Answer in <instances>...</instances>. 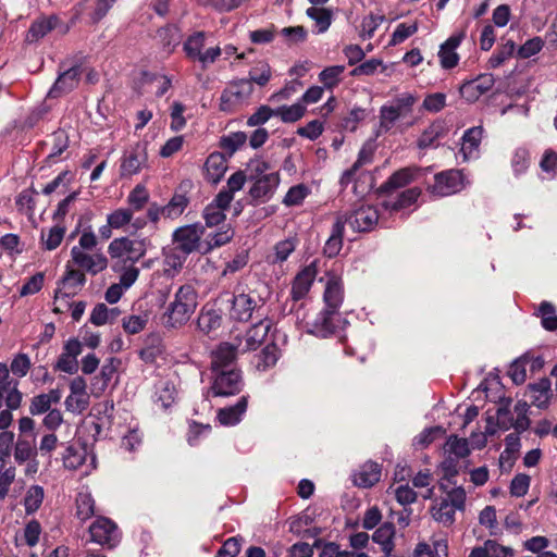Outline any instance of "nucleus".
Listing matches in <instances>:
<instances>
[{"label": "nucleus", "mask_w": 557, "mask_h": 557, "mask_svg": "<svg viewBox=\"0 0 557 557\" xmlns=\"http://www.w3.org/2000/svg\"><path fill=\"white\" fill-rule=\"evenodd\" d=\"M197 292L190 284L182 285L163 313V324L177 329L186 324L197 308Z\"/></svg>", "instance_id": "obj_1"}, {"label": "nucleus", "mask_w": 557, "mask_h": 557, "mask_svg": "<svg viewBox=\"0 0 557 557\" xmlns=\"http://www.w3.org/2000/svg\"><path fill=\"white\" fill-rule=\"evenodd\" d=\"M86 275L84 272L73 268L71 264H65V272L58 283V288L54 293V312H63L64 307H67V298L75 296L85 285Z\"/></svg>", "instance_id": "obj_2"}, {"label": "nucleus", "mask_w": 557, "mask_h": 557, "mask_svg": "<svg viewBox=\"0 0 557 557\" xmlns=\"http://www.w3.org/2000/svg\"><path fill=\"white\" fill-rule=\"evenodd\" d=\"M252 92L250 81L243 78L231 82L221 94L220 110L226 113L238 111L249 102Z\"/></svg>", "instance_id": "obj_3"}, {"label": "nucleus", "mask_w": 557, "mask_h": 557, "mask_svg": "<svg viewBox=\"0 0 557 557\" xmlns=\"http://www.w3.org/2000/svg\"><path fill=\"white\" fill-rule=\"evenodd\" d=\"M149 168L146 143H136L120 159V177L131 178Z\"/></svg>", "instance_id": "obj_4"}, {"label": "nucleus", "mask_w": 557, "mask_h": 557, "mask_svg": "<svg viewBox=\"0 0 557 557\" xmlns=\"http://www.w3.org/2000/svg\"><path fill=\"white\" fill-rule=\"evenodd\" d=\"M147 240L145 238L120 237L113 239L108 246L112 259H125L136 262L146 255Z\"/></svg>", "instance_id": "obj_5"}, {"label": "nucleus", "mask_w": 557, "mask_h": 557, "mask_svg": "<svg viewBox=\"0 0 557 557\" xmlns=\"http://www.w3.org/2000/svg\"><path fill=\"white\" fill-rule=\"evenodd\" d=\"M70 256L71 259L66 263L84 273L97 275L108 268V259L99 250H71Z\"/></svg>", "instance_id": "obj_6"}, {"label": "nucleus", "mask_w": 557, "mask_h": 557, "mask_svg": "<svg viewBox=\"0 0 557 557\" xmlns=\"http://www.w3.org/2000/svg\"><path fill=\"white\" fill-rule=\"evenodd\" d=\"M272 323L270 320H260L245 333L234 336L232 342L239 354L257 349L265 339Z\"/></svg>", "instance_id": "obj_7"}, {"label": "nucleus", "mask_w": 557, "mask_h": 557, "mask_svg": "<svg viewBox=\"0 0 557 557\" xmlns=\"http://www.w3.org/2000/svg\"><path fill=\"white\" fill-rule=\"evenodd\" d=\"M205 228L200 224H189L176 228L173 233V243L175 249L188 256L200 248V240Z\"/></svg>", "instance_id": "obj_8"}, {"label": "nucleus", "mask_w": 557, "mask_h": 557, "mask_svg": "<svg viewBox=\"0 0 557 557\" xmlns=\"http://www.w3.org/2000/svg\"><path fill=\"white\" fill-rule=\"evenodd\" d=\"M465 187L462 173L458 170H448L434 176L431 193L438 197H446L460 191Z\"/></svg>", "instance_id": "obj_9"}, {"label": "nucleus", "mask_w": 557, "mask_h": 557, "mask_svg": "<svg viewBox=\"0 0 557 557\" xmlns=\"http://www.w3.org/2000/svg\"><path fill=\"white\" fill-rule=\"evenodd\" d=\"M264 305V299L255 293H242L235 295L232 301L231 317L238 321H247L253 311H259Z\"/></svg>", "instance_id": "obj_10"}, {"label": "nucleus", "mask_w": 557, "mask_h": 557, "mask_svg": "<svg viewBox=\"0 0 557 557\" xmlns=\"http://www.w3.org/2000/svg\"><path fill=\"white\" fill-rule=\"evenodd\" d=\"M243 388V379L238 370L230 368L216 372L212 384V392L215 396H231L239 393Z\"/></svg>", "instance_id": "obj_11"}, {"label": "nucleus", "mask_w": 557, "mask_h": 557, "mask_svg": "<svg viewBox=\"0 0 557 557\" xmlns=\"http://www.w3.org/2000/svg\"><path fill=\"white\" fill-rule=\"evenodd\" d=\"M0 396L11 410L18 409L22 404L18 381L10 377V370L3 362H0Z\"/></svg>", "instance_id": "obj_12"}, {"label": "nucleus", "mask_w": 557, "mask_h": 557, "mask_svg": "<svg viewBox=\"0 0 557 557\" xmlns=\"http://www.w3.org/2000/svg\"><path fill=\"white\" fill-rule=\"evenodd\" d=\"M90 540L100 545L114 546L119 541L116 524L104 517H98L89 527Z\"/></svg>", "instance_id": "obj_13"}, {"label": "nucleus", "mask_w": 557, "mask_h": 557, "mask_svg": "<svg viewBox=\"0 0 557 557\" xmlns=\"http://www.w3.org/2000/svg\"><path fill=\"white\" fill-rule=\"evenodd\" d=\"M324 300L327 309L323 312L321 319L324 329L327 332L332 330L331 315L339 308L343 301V286L336 278H331L325 287Z\"/></svg>", "instance_id": "obj_14"}, {"label": "nucleus", "mask_w": 557, "mask_h": 557, "mask_svg": "<svg viewBox=\"0 0 557 557\" xmlns=\"http://www.w3.org/2000/svg\"><path fill=\"white\" fill-rule=\"evenodd\" d=\"M349 223L356 232L371 231L379 221L377 210L372 206H361L356 209L349 216L341 215Z\"/></svg>", "instance_id": "obj_15"}, {"label": "nucleus", "mask_w": 557, "mask_h": 557, "mask_svg": "<svg viewBox=\"0 0 557 557\" xmlns=\"http://www.w3.org/2000/svg\"><path fill=\"white\" fill-rule=\"evenodd\" d=\"M280 184L277 172H270L255 180L249 189L251 198L258 202H265L272 198Z\"/></svg>", "instance_id": "obj_16"}, {"label": "nucleus", "mask_w": 557, "mask_h": 557, "mask_svg": "<svg viewBox=\"0 0 557 557\" xmlns=\"http://www.w3.org/2000/svg\"><path fill=\"white\" fill-rule=\"evenodd\" d=\"M70 395L65 399V407L71 412L81 413L89 405V395L86 392V382L83 377L76 376L71 381Z\"/></svg>", "instance_id": "obj_17"}, {"label": "nucleus", "mask_w": 557, "mask_h": 557, "mask_svg": "<svg viewBox=\"0 0 557 557\" xmlns=\"http://www.w3.org/2000/svg\"><path fill=\"white\" fill-rule=\"evenodd\" d=\"M82 73L83 69L81 66H72L62 72L49 90L48 97L58 98L72 91L77 87Z\"/></svg>", "instance_id": "obj_18"}, {"label": "nucleus", "mask_w": 557, "mask_h": 557, "mask_svg": "<svg viewBox=\"0 0 557 557\" xmlns=\"http://www.w3.org/2000/svg\"><path fill=\"white\" fill-rule=\"evenodd\" d=\"M62 392L59 388L50 389L48 393L36 395L32 398L29 404V413L32 416H39L51 410L53 405L60 403Z\"/></svg>", "instance_id": "obj_19"}, {"label": "nucleus", "mask_w": 557, "mask_h": 557, "mask_svg": "<svg viewBox=\"0 0 557 557\" xmlns=\"http://www.w3.org/2000/svg\"><path fill=\"white\" fill-rule=\"evenodd\" d=\"M482 136L483 128L481 126L471 127L465 132L460 148V154L463 161H468L478 156Z\"/></svg>", "instance_id": "obj_20"}, {"label": "nucleus", "mask_w": 557, "mask_h": 557, "mask_svg": "<svg viewBox=\"0 0 557 557\" xmlns=\"http://www.w3.org/2000/svg\"><path fill=\"white\" fill-rule=\"evenodd\" d=\"M238 354L239 351H237L232 341L220 344L213 352L212 369L215 372L230 370L228 367L233 363Z\"/></svg>", "instance_id": "obj_21"}, {"label": "nucleus", "mask_w": 557, "mask_h": 557, "mask_svg": "<svg viewBox=\"0 0 557 557\" xmlns=\"http://www.w3.org/2000/svg\"><path fill=\"white\" fill-rule=\"evenodd\" d=\"M317 275V269L314 264L306 267L299 272L292 286V297L294 300L302 299L309 292Z\"/></svg>", "instance_id": "obj_22"}, {"label": "nucleus", "mask_w": 557, "mask_h": 557, "mask_svg": "<svg viewBox=\"0 0 557 557\" xmlns=\"http://www.w3.org/2000/svg\"><path fill=\"white\" fill-rule=\"evenodd\" d=\"M493 79L491 76H481L461 85L460 95L469 102L478 100L482 95L491 89Z\"/></svg>", "instance_id": "obj_23"}, {"label": "nucleus", "mask_w": 557, "mask_h": 557, "mask_svg": "<svg viewBox=\"0 0 557 557\" xmlns=\"http://www.w3.org/2000/svg\"><path fill=\"white\" fill-rule=\"evenodd\" d=\"M395 525L391 522L381 524L372 534L373 542L380 545L381 550L384 554L383 557L392 556V553L395 548Z\"/></svg>", "instance_id": "obj_24"}, {"label": "nucleus", "mask_w": 557, "mask_h": 557, "mask_svg": "<svg viewBox=\"0 0 557 557\" xmlns=\"http://www.w3.org/2000/svg\"><path fill=\"white\" fill-rule=\"evenodd\" d=\"M374 151H375V146L371 141L366 143L361 147L356 162L352 164V166L349 170L345 171L341 177V184L343 186L348 185L354 180L357 171L361 166L370 164L373 161Z\"/></svg>", "instance_id": "obj_25"}, {"label": "nucleus", "mask_w": 557, "mask_h": 557, "mask_svg": "<svg viewBox=\"0 0 557 557\" xmlns=\"http://www.w3.org/2000/svg\"><path fill=\"white\" fill-rule=\"evenodd\" d=\"M186 257L187 256L175 248L164 249L161 270L162 275L169 278L175 277L183 269Z\"/></svg>", "instance_id": "obj_26"}, {"label": "nucleus", "mask_w": 557, "mask_h": 557, "mask_svg": "<svg viewBox=\"0 0 557 557\" xmlns=\"http://www.w3.org/2000/svg\"><path fill=\"white\" fill-rule=\"evenodd\" d=\"M381 467L373 461H367L354 474V482L361 487H370L380 481Z\"/></svg>", "instance_id": "obj_27"}, {"label": "nucleus", "mask_w": 557, "mask_h": 557, "mask_svg": "<svg viewBox=\"0 0 557 557\" xmlns=\"http://www.w3.org/2000/svg\"><path fill=\"white\" fill-rule=\"evenodd\" d=\"M227 170L225 157L220 152L211 153L205 163L206 177L209 182L216 184Z\"/></svg>", "instance_id": "obj_28"}, {"label": "nucleus", "mask_w": 557, "mask_h": 557, "mask_svg": "<svg viewBox=\"0 0 557 557\" xmlns=\"http://www.w3.org/2000/svg\"><path fill=\"white\" fill-rule=\"evenodd\" d=\"M346 220L337 216L332 227V233L324 246V253L332 258L339 253L343 246V233Z\"/></svg>", "instance_id": "obj_29"}, {"label": "nucleus", "mask_w": 557, "mask_h": 557, "mask_svg": "<svg viewBox=\"0 0 557 557\" xmlns=\"http://www.w3.org/2000/svg\"><path fill=\"white\" fill-rule=\"evenodd\" d=\"M247 396H243L236 405L220 409L218 412L220 423L223 425H234L238 423L247 409Z\"/></svg>", "instance_id": "obj_30"}, {"label": "nucleus", "mask_w": 557, "mask_h": 557, "mask_svg": "<svg viewBox=\"0 0 557 557\" xmlns=\"http://www.w3.org/2000/svg\"><path fill=\"white\" fill-rule=\"evenodd\" d=\"M88 451L84 446L69 445L63 455V466L69 470H77L86 462Z\"/></svg>", "instance_id": "obj_31"}, {"label": "nucleus", "mask_w": 557, "mask_h": 557, "mask_svg": "<svg viewBox=\"0 0 557 557\" xmlns=\"http://www.w3.org/2000/svg\"><path fill=\"white\" fill-rule=\"evenodd\" d=\"M461 41V36L448 38L438 51L440 61L443 67L451 69L458 63V55L456 49Z\"/></svg>", "instance_id": "obj_32"}, {"label": "nucleus", "mask_w": 557, "mask_h": 557, "mask_svg": "<svg viewBox=\"0 0 557 557\" xmlns=\"http://www.w3.org/2000/svg\"><path fill=\"white\" fill-rule=\"evenodd\" d=\"M309 18L314 21L318 34L325 33L333 20V11L324 7H310L306 10Z\"/></svg>", "instance_id": "obj_33"}, {"label": "nucleus", "mask_w": 557, "mask_h": 557, "mask_svg": "<svg viewBox=\"0 0 557 557\" xmlns=\"http://www.w3.org/2000/svg\"><path fill=\"white\" fill-rule=\"evenodd\" d=\"M9 460V456L0 453V499L7 497L10 486L15 480V468L13 466L7 467Z\"/></svg>", "instance_id": "obj_34"}, {"label": "nucleus", "mask_w": 557, "mask_h": 557, "mask_svg": "<svg viewBox=\"0 0 557 557\" xmlns=\"http://www.w3.org/2000/svg\"><path fill=\"white\" fill-rule=\"evenodd\" d=\"M417 101L418 98L416 95L411 92H404L398 95L387 104L396 111L400 119H405L411 114L412 108Z\"/></svg>", "instance_id": "obj_35"}, {"label": "nucleus", "mask_w": 557, "mask_h": 557, "mask_svg": "<svg viewBox=\"0 0 557 557\" xmlns=\"http://www.w3.org/2000/svg\"><path fill=\"white\" fill-rule=\"evenodd\" d=\"M421 195L418 187L409 188L403 191L396 200H388L384 202V207L392 211L405 209L414 203Z\"/></svg>", "instance_id": "obj_36"}, {"label": "nucleus", "mask_w": 557, "mask_h": 557, "mask_svg": "<svg viewBox=\"0 0 557 557\" xmlns=\"http://www.w3.org/2000/svg\"><path fill=\"white\" fill-rule=\"evenodd\" d=\"M414 170L410 168L401 169L395 172L382 186L383 191H389L401 188L413 181Z\"/></svg>", "instance_id": "obj_37"}, {"label": "nucleus", "mask_w": 557, "mask_h": 557, "mask_svg": "<svg viewBox=\"0 0 557 557\" xmlns=\"http://www.w3.org/2000/svg\"><path fill=\"white\" fill-rule=\"evenodd\" d=\"M221 321L222 317L216 310L202 309L198 317L197 325L202 333L209 334L220 327Z\"/></svg>", "instance_id": "obj_38"}, {"label": "nucleus", "mask_w": 557, "mask_h": 557, "mask_svg": "<svg viewBox=\"0 0 557 557\" xmlns=\"http://www.w3.org/2000/svg\"><path fill=\"white\" fill-rule=\"evenodd\" d=\"M64 235H65V227L60 226V225H54V226L48 228L47 231L42 230L41 234H40L41 246L46 250H54L55 248H58L61 245V243L64 238Z\"/></svg>", "instance_id": "obj_39"}, {"label": "nucleus", "mask_w": 557, "mask_h": 557, "mask_svg": "<svg viewBox=\"0 0 557 557\" xmlns=\"http://www.w3.org/2000/svg\"><path fill=\"white\" fill-rule=\"evenodd\" d=\"M45 498V491L40 485H30L24 496L23 504L26 515L36 512Z\"/></svg>", "instance_id": "obj_40"}, {"label": "nucleus", "mask_w": 557, "mask_h": 557, "mask_svg": "<svg viewBox=\"0 0 557 557\" xmlns=\"http://www.w3.org/2000/svg\"><path fill=\"white\" fill-rule=\"evenodd\" d=\"M550 384L547 380L530 385V397L532 405L537 408H546L549 401Z\"/></svg>", "instance_id": "obj_41"}, {"label": "nucleus", "mask_w": 557, "mask_h": 557, "mask_svg": "<svg viewBox=\"0 0 557 557\" xmlns=\"http://www.w3.org/2000/svg\"><path fill=\"white\" fill-rule=\"evenodd\" d=\"M456 509L454 505H451L447 499H442L441 502L435 503L431 508L432 517L443 523V524H451L454 521Z\"/></svg>", "instance_id": "obj_42"}, {"label": "nucleus", "mask_w": 557, "mask_h": 557, "mask_svg": "<svg viewBox=\"0 0 557 557\" xmlns=\"http://www.w3.org/2000/svg\"><path fill=\"white\" fill-rule=\"evenodd\" d=\"M272 77V69L269 63L264 61L258 62L255 66H252L249 71L248 78L246 81H250L257 84L260 87L265 86Z\"/></svg>", "instance_id": "obj_43"}, {"label": "nucleus", "mask_w": 557, "mask_h": 557, "mask_svg": "<svg viewBox=\"0 0 557 557\" xmlns=\"http://www.w3.org/2000/svg\"><path fill=\"white\" fill-rule=\"evenodd\" d=\"M206 34L203 32H196L187 38L184 42V51L191 60H197L202 53L205 47Z\"/></svg>", "instance_id": "obj_44"}, {"label": "nucleus", "mask_w": 557, "mask_h": 557, "mask_svg": "<svg viewBox=\"0 0 557 557\" xmlns=\"http://www.w3.org/2000/svg\"><path fill=\"white\" fill-rule=\"evenodd\" d=\"M529 404L524 400H519L515 404L512 414L515 422V430L522 433L530 428L531 421L528 417Z\"/></svg>", "instance_id": "obj_45"}, {"label": "nucleus", "mask_w": 557, "mask_h": 557, "mask_svg": "<svg viewBox=\"0 0 557 557\" xmlns=\"http://www.w3.org/2000/svg\"><path fill=\"white\" fill-rule=\"evenodd\" d=\"M95 515V500L89 493H79L76 497V516L86 521Z\"/></svg>", "instance_id": "obj_46"}, {"label": "nucleus", "mask_w": 557, "mask_h": 557, "mask_svg": "<svg viewBox=\"0 0 557 557\" xmlns=\"http://www.w3.org/2000/svg\"><path fill=\"white\" fill-rule=\"evenodd\" d=\"M306 112V107L299 102L292 106H282L275 109L276 116L284 123H294L300 120Z\"/></svg>", "instance_id": "obj_47"}, {"label": "nucleus", "mask_w": 557, "mask_h": 557, "mask_svg": "<svg viewBox=\"0 0 557 557\" xmlns=\"http://www.w3.org/2000/svg\"><path fill=\"white\" fill-rule=\"evenodd\" d=\"M511 400L502 399L499 407L496 411V420L498 429L507 431L511 428L515 429L513 414L510 409Z\"/></svg>", "instance_id": "obj_48"}, {"label": "nucleus", "mask_w": 557, "mask_h": 557, "mask_svg": "<svg viewBox=\"0 0 557 557\" xmlns=\"http://www.w3.org/2000/svg\"><path fill=\"white\" fill-rule=\"evenodd\" d=\"M188 205L185 195L175 194L166 206L163 207V215L169 219L178 218Z\"/></svg>", "instance_id": "obj_49"}, {"label": "nucleus", "mask_w": 557, "mask_h": 557, "mask_svg": "<svg viewBox=\"0 0 557 557\" xmlns=\"http://www.w3.org/2000/svg\"><path fill=\"white\" fill-rule=\"evenodd\" d=\"M280 351L275 344L267 345L258 356L257 369L267 370L273 367L278 360Z\"/></svg>", "instance_id": "obj_50"}, {"label": "nucleus", "mask_w": 557, "mask_h": 557, "mask_svg": "<svg viewBox=\"0 0 557 557\" xmlns=\"http://www.w3.org/2000/svg\"><path fill=\"white\" fill-rule=\"evenodd\" d=\"M444 448L456 458H465L470 454L468 440L459 438L456 435L448 437Z\"/></svg>", "instance_id": "obj_51"}, {"label": "nucleus", "mask_w": 557, "mask_h": 557, "mask_svg": "<svg viewBox=\"0 0 557 557\" xmlns=\"http://www.w3.org/2000/svg\"><path fill=\"white\" fill-rule=\"evenodd\" d=\"M344 71V65L329 66L319 74V79L324 85V87L332 89L341 82V76Z\"/></svg>", "instance_id": "obj_52"}, {"label": "nucleus", "mask_w": 557, "mask_h": 557, "mask_svg": "<svg viewBox=\"0 0 557 557\" xmlns=\"http://www.w3.org/2000/svg\"><path fill=\"white\" fill-rule=\"evenodd\" d=\"M297 242L295 238H286L278 242L274 246V252L271 261L273 263H281L287 260L289 255L296 249Z\"/></svg>", "instance_id": "obj_53"}, {"label": "nucleus", "mask_w": 557, "mask_h": 557, "mask_svg": "<svg viewBox=\"0 0 557 557\" xmlns=\"http://www.w3.org/2000/svg\"><path fill=\"white\" fill-rule=\"evenodd\" d=\"M443 136V126L440 123H433L426 127L418 139V147L426 149L431 147L440 137Z\"/></svg>", "instance_id": "obj_54"}, {"label": "nucleus", "mask_w": 557, "mask_h": 557, "mask_svg": "<svg viewBox=\"0 0 557 557\" xmlns=\"http://www.w3.org/2000/svg\"><path fill=\"white\" fill-rule=\"evenodd\" d=\"M133 210L127 208H119L108 214L107 222L110 223V226H113L115 230H120L125 227L133 220Z\"/></svg>", "instance_id": "obj_55"}, {"label": "nucleus", "mask_w": 557, "mask_h": 557, "mask_svg": "<svg viewBox=\"0 0 557 557\" xmlns=\"http://www.w3.org/2000/svg\"><path fill=\"white\" fill-rule=\"evenodd\" d=\"M55 22V17L42 18L34 22L28 30V40H38L39 38H42L54 27Z\"/></svg>", "instance_id": "obj_56"}, {"label": "nucleus", "mask_w": 557, "mask_h": 557, "mask_svg": "<svg viewBox=\"0 0 557 557\" xmlns=\"http://www.w3.org/2000/svg\"><path fill=\"white\" fill-rule=\"evenodd\" d=\"M542 326L547 331L557 330V314L554 306L550 302L543 301L539 309Z\"/></svg>", "instance_id": "obj_57"}, {"label": "nucleus", "mask_w": 557, "mask_h": 557, "mask_svg": "<svg viewBox=\"0 0 557 557\" xmlns=\"http://www.w3.org/2000/svg\"><path fill=\"white\" fill-rule=\"evenodd\" d=\"M176 396L175 387L170 382H162L156 392V401L163 408L170 407Z\"/></svg>", "instance_id": "obj_58"}, {"label": "nucleus", "mask_w": 557, "mask_h": 557, "mask_svg": "<svg viewBox=\"0 0 557 557\" xmlns=\"http://www.w3.org/2000/svg\"><path fill=\"white\" fill-rule=\"evenodd\" d=\"M233 236L234 231L228 225L223 226L220 231L209 236L207 239L206 252L227 244L233 238Z\"/></svg>", "instance_id": "obj_59"}, {"label": "nucleus", "mask_w": 557, "mask_h": 557, "mask_svg": "<svg viewBox=\"0 0 557 557\" xmlns=\"http://www.w3.org/2000/svg\"><path fill=\"white\" fill-rule=\"evenodd\" d=\"M515 50V42L512 40H508L490 58V66L493 69L500 66L506 60L513 55Z\"/></svg>", "instance_id": "obj_60"}, {"label": "nucleus", "mask_w": 557, "mask_h": 557, "mask_svg": "<svg viewBox=\"0 0 557 557\" xmlns=\"http://www.w3.org/2000/svg\"><path fill=\"white\" fill-rule=\"evenodd\" d=\"M400 120L396 111L392 107H389L387 103L382 106L380 109V126L379 132L386 133L389 129H392L395 125V123Z\"/></svg>", "instance_id": "obj_61"}, {"label": "nucleus", "mask_w": 557, "mask_h": 557, "mask_svg": "<svg viewBox=\"0 0 557 557\" xmlns=\"http://www.w3.org/2000/svg\"><path fill=\"white\" fill-rule=\"evenodd\" d=\"M387 492H392L396 500L404 506L410 505L417 499V493L408 484H400L396 487L392 485Z\"/></svg>", "instance_id": "obj_62"}, {"label": "nucleus", "mask_w": 557, "mask_h": 557, "mask_svg": "<svg viewBox=\"0 0 557 557\" xmlns=\"http://www.w3.org/2000/svg\"><path fill=\"white\" fill-rule=\"evenodd\" d=\"M149 199V195L146 188L141 185H137L128 195L127 202L131 206L129 209L133 210V213L139 211L144 208Z\"/></svg>", "instance_id": "obj_63"}, {"label": "nucleus", "mask_w": 557, "mask_h": 557, "mask_svg": "<svg viewBox=\"0 0 557 557\" xmlns=\"http://www.w3.org/2000/svg\"><path fill=\"white\" fill-rule=\"evenodd\" d=\"M148 322L147 314H132L123 318L122 324L128 334H137L143 331Z\"/></svg>", "instance_id": "obj_64"}]
</instances>
